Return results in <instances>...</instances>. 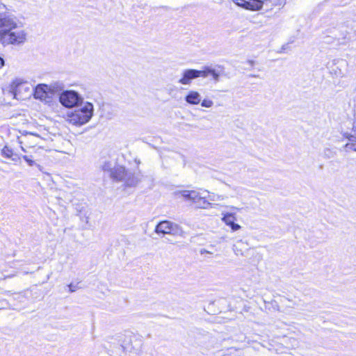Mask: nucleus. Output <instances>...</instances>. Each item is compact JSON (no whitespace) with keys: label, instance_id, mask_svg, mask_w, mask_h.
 <instances>
[{"label":"nucleus","instance_id":"f257e3e1","mask_svg":"<svg viewBox=\"0 0 356 356\" xmlns=\"http://www.w3.org/2000/svg\"><path fill=\"white\" fill-rule=\"evenodd\" d=\"M17 23L10 16L0 13V41L3 44H19L26 40L22 30H15Z\"/></svg>","mask_w":356,"mask_h":356},{"label":"nucleus","instance_id":"f03ea898","mask_svg":"<svg viewBox=\"0 0 356 356\" xmlns=\"http://www.w3.org/2000/svg\"><path fill=\"white\" fill-rule=\"evenodd\" d=\"M36 137L33 134L25 136L19 140L21 147L25 153L31 152L30 155L23 156V159L30 165L33 166L36 161H40L44 157V150L35 142Z\"/></svg>","mask_w":356,"mask_h":356},{"label":"nucleus","instance_id":"7ed1b4c3","mask_svg":"<svg viewBox=\"0 0 356 356\" xmlns=\"http://www.w3.org/2000/svg\"><path fill=\"white\" fill-rule=\"evenodd\" d=\"M209 76H212L213 79L218 80L219 74L215 70L211 69L209 67H204L201 70L189 69L184 71L181 78L179 80V83L182 85H188L194 79L200 77L206 78Z\"/></svg>","mask_w":356,"mask_h":356},{"label":"nucleus","instance_id":"20e7f679","mask_svg":"<svg viewBox=\"0 0 356 356\" xmlns=\"http://www.w3.org/2000/svg\"><path fill=\"white\" fill-rule=\"evenodd\" d=\"M93 106L86 103L82 108H76L68 115V122L73 125L79 126L88 122L92 115Z\"/></svg>","mask_w":356,"mask_h":356},{"label":"nucleus","instance_id":"39448f33","mask_svg":"<svg viewBox=\"0 0 356 356\" xmlns=\"http://www.w3.org/2000/svg\"><path fill=\"white\" fill-rule=\"evenodd\" d=\"M15 98L24 99L31 95L30 85L27 81H15L11 85Z\"/></svg>","mask_w":356,"mask_h":356},{"label":"nucleus","instance_id":"423d86ee","mask_svg":"<svg viewBox=\"0 0 356 356\" xmlns=\"http://www.w3.org/2000/svg\"><path fill=\"white\" fill-rule=\"evenodd\" d=\"M59 99L63 106L72 108L77 104L79 97L74 91H65L60 94Z\"/></svg>","mask_w":356,"mask_h":356},{"label":"nucleus","instance_id":"0eeeda50","mask_svg":"<svg viewBox=\"0 0 356 356\" xmlns=\"http://www.w3.org/2000/svg\"><path fill=\"white\" fill-rule=\"evenodd\" d=\"M53 92L54 90L51 86L44 83H40L35 87L33 90V96L35 99L46 100L47 99L51 97Z\"/></svg>","mask_w":356,"mask_h":356},{"label":"nucleus","instance_id":"6e6552de","mask_svg":"<svg viewBox=\"0 0 356 356\" xmlns=\"http://www.w3.org/2000/svg\"><path fill=\"white\" fill-rule=\"evenodd\" d=\"M176 229V225L168 220L161 221L155 227L157 234H171Z\"/></svg>","mask_w":356,"mask_h":356},{"label":"nucleus","instance_id":"1a4fd4ad","mask_svg":"<svg viewBox=\"0 0 356 356\" xmlns=\"http://www.w3.org/2000/svg\"><path fill=\"white\" fill-rule=\"evenodd\" d=\"M236 5L244 9L256 11L261 9V3L256 0H232Z\"/></svg>","mask_w":356,"mask_h":356},{"label":"nucleus","instance_id":"9d476101","mask_svg":"<svg viewBox=\"0 0 356 356\" xmlns=\"http://www.w3.org/2000/svg\"><path fill=\"white\" fill-rule=\"evenodd\" d=\"M222 220L225 223L226 225L229 226L231 229L234 232L238 231L241 229V226L236 223V217L234 213H226L223 215Z\"/></svg>","mask_w":356,"mask_h":356},{"label":"nucleus","instance_id":"9b49d317","mask_svg":"<svg viewBox=\"0 0 356 356\" xmlns=\"http://www.w3.org/2000/svg\"><path fill=\"white\" fill-rule=\"evenodd\" d=\"M1 154L4 158L11 159L13 161H19L21 160V156L8 145H5L2 148Z\"/></svg>","mask_w":356,"mask_h":356},{"label":"nucleus","instance_id":"f8f14e48","mask_svg":"<svg viewBox=\"0 0 356 356\" xmlns=\"http://www.w3.org/2000/svg\"><path fill=\"white\" fill-rule=\"evenodd\" d=\"M186 101L191 104H198L201 101L200 94L196 91H191L186 95Z\"/></svg>","mask_w":356,"mask_h":356},{"label":"nucleus","instance_id":"ddd939ff","mask_svg":"<svg viewBox=\"0 0 356 356\" xmlns=\"http://www.w3.org/2000/svg\"><path fill=\"white\" fill-rule=\"evenodd\" d=\"M238 351L239 349L232 347L228 348L222 356H241Z\"/></svg>","mask_w":356,"mask_h":356},{"label":"nucleus","instance_id":"4468645a","mask_svg":"<svg viewBox=\"0 0 356 356\" xmlns=\"http://www.w3.org/2000/svg\"><path fill=\"white\" fill-rule=\"evenodd\" d=\"M346 146L356 152V138L350 139V142Z\"/></svg>","mask_w":356,"mask_h":356},{"label":"nucleus","instance_id":"2eb2a0df","mask_svg":"<svg viewBox=\"0 0 356 356\" xmlns=\"http://www.w3.org/2000/svg\"><path fill=\"white\" fill-rule=\"evenodd\" d=\"M201 105L202 106H204V107H206V108H210L213 105V102L211 100H209V99H204L201 102Z\"/></svg>","mask_w":356,"mask_h":356},{"label":"nucleus","instance_id":"dca6fc26","mask_svg":"<svg viewBox=\"0 0 356 356\" xmlns=\"http://www.w3.org/2000/svg\"><path fill=\"white\" fill-rule=\"evenodd\" d=\"M4 65V60L2 58L0 57V68H1Z\"/></svg>","mask_w":356,"mask_h":356}]
</instances>
